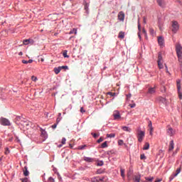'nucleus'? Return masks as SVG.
Returning a JSON list of instances; mask_svg holds the SVG:
<instances>
[{
	"label": "nucleus",
	"mask_w": 182,
	"mask_h": 182,
	"mask_svg": "<svg viewBox=\"0 0 182 182\" xmlns=\"http://www.w3.org/2000/svg\"><path fill=\"white\" fill-rule=\"evenodd\" d=\"M158 63H161L163 62V56H161V53H159L158 54V60H157Z\"/></svg>",
	"instance_id": "nucleus-21"
},
{
	"label": "nucleus",
	"mask_w": 182,
	"mask_h": 182,
	"mask_svg": "<svg viewBox=\"0 0 182 182\" xmlns=\"http://www.w3.org/2000/svg\"><path fill=\"white\" fill-rule=\"evenodd\" d=\"M31 80H33V82H36V80H38V78L35 76H32L31 77Z\"/></svg>",
	"instance_id": "nucleus-41"
},
{
	"label": "nucleus",
	"mask_w": 182,
	"mask_h": 182,
	"mask_svg": "<svg viewBox=\"0 0 182 182\" xmlns=\"http://www.w3.org/2000/svg\"><path fill=\"white\" fill-rule=\"evenodd\" d=\"M158 43L160 46H163V45H164V38H163V37H159Z\"/></svg>",
	"instance_id": "nucleus-11"
},
{
	"label": "nucleus",
	"mask_w": 182,
	"mask_h": 182,
	"mask_svg": "<svg viewBox=\"0 0 182 182\" xmlns=\"http://www.w3.org/2000/svg\"><path fill=\"white\" fill-rule=\"evenodd\" d=\"M60 68L61 70L62 69H68V66L67 65H63V66H60Z\"/></svg>",
	"instance_id": "nucleus-53"
},
{
	"label": "nucleus",
	"mask_w": 182,
	"mask_h": 182,
	"mask_svg": "<svg viewBox=\"0 0 182 182\" xmlns=\"http://www.w3.org/2000/svg\"><path fill=\"white\" fill-rule=\"evenodd\" d=\"M149 32L151 35L154 34V29H153L152 28H149Z\"/></svg>",
	"instance_id": "nucleus-44"
},
{
	"label": "nucleus",
	"mask_w": 182,
	"mask_h": 182,
	"mask_svg": "<svg viewBox=\"0 0 182 182\" xmlns=\"http://www.w3.org/2000/svg\"><path fill=\"white\" fill-rule=\"evenodd\" d=\"M145 179L146 180V181H153V180H154V177H146Z\"/></svg>",
	"instance_id": "nucleus-27"
},
{
	"label": "nucleus",
	"mask_w": 182,
	"mask_h": 182,
	"mask_svg": "<svg viewBox=\"0 0 182 182\" xmlns=\"http://www.w3.org/2000/svg\"><path fill=\"white\" fill-rule=\"evenodd\" d=\"M171 31L173 33H177L178 32V29H180V25L178 24V22L173 21L171 22Z\"/></svg>",
	"instance_id": "nucleus-2"
},
{
	"label": "nucleus",
	"mask_w": 182,
	"mask_h": 182,
	"mask_svg": "<svg viewBox=\"0 0 182 182\" xmlns=\"http://www.w3.org/2000/svg\"><path fill=\"white\" fill-rule=\"evenodd\" d=\"M142 32H143V33H144L145 38H147V32L146 31V29L143 28V29H142Z\"/></svg>",
	"instance_id": "nucleus-42"
},
{
	"label": "nucleus",
	"mask_w": 182,
	"mask_h": 182,
	"mask_svg": "<svg viewBox=\"0 0 182 182\" xmlns=\"http://www.w3.org/2000/svg\"><path fill=\"white\" fill-rule=\"evenodd\" d=\"M24 168L26 171H24L23 174L26 177H28V176H29V171H28V167L25 166Z\"/></svg>",
	"instance_id": "nucleus-22"
},
{
	"label": "nucleus",
	"mask_w": 182,
	"mask_h": 182,
	"mask_svg": "<svg viewBox=\"0 0 182 182\" xmlns=\"http://www.w3.org/2000/svg\"><path fill=\"white\" fill-rule=\"evenodd\" d=\"M112 116L114 117V120H120V119H122L120 112L117 110L114 111Z\"/></svg>",
	"instance_id": "nucleus-6"
},
{
	"label": "nucleus",
	"mask_w": 182,
	"mask_h": 182,
	"mask_svg": "<svg viewBox=\"0 0 182 182\" xmlns=\"http://www.w3.org/2000/svg\"><path fill=\"white\" fill-rule=\"evenodd\" d=\"M107 137L109 138V139L114 138V137H116V134H107Z\"/></svg>",
	"instance_id": "nucleus-24"
},
{
	"label": "nucleus",
	"mask_w": 182,
	"mask_h": 182,
	"mask_svg": "<svg viewBox=\"0 0 182 182\" xmlns=\"http://www.w3.org/2000/svg\"><path fill=\"white\" fill-rule=\"evenodd\" d=\"M121 176H122L123 178H124V169L121 168Z\"/></svg>",
	"instance_id": "nucleus-35"
},
{
	"label": "nucleus",
	"mask_w": 182,
	"mask_h": 182,
	"mask_svg": "<svg viewBox=\"0 0 182 182\" xmlns=\"http://www.w3.org/2000/svg\"><path fill=\"white\" fill-rule=\"evenodd\" d=\"M48 181L49 182H55V179H53V178H52V177H50V178H48Z\"/></svg>",
	"instance_id": "nucleus-49"
},
{
	"label": "nucleus",
	"mask_w": 182,
	"mask_h": 182,
	"mask_svg": "<svg viewBox=\"0 0 182 182\" xmlns=\"http://www.w3.org/2000/svg\"><path fill=\"white\" fill-rule=\"evenodd\" d=\"M127 99H130L132 97V94H129L127 95Z\"/></svg>",
	"instance_id": "nucleus-60"
},
{
	"label": "nucleus",
	"mask_w": 182,
	"mask_h": 182,
	"mask_svg": "<svg viewBox=\"0 0 182 182\" xmlns=\"http://www.w3.org/2000/svg\"><path fill=\"white\" fill-rule=\"evenodd\" d=\"M148 127H153V124L151 123V121L149 122Z\"/></svg>",
	"instance_id": "nucleus-51"
},
{
	"label": "nucleus",
	"mask_w": 182,
	"mask_h": 182,
	"mask_svg": "<svg viewBox=\"0 0 182 182\" xmlns=\"http://www.w3.org/2000/svg\"><path fill=\"white\" fill-rule=\"evenodd\" d=\"M158 66H159V69H163V68H164L163 62L158 63Z\"/></svg>",
	"instance_id": "nucleus-36"
},
{
	"label": "nucleus",
	"mask_w": 182,
	"mask_h": 182,
	"mask_svg": "<svg viewBox=\"0 0 182 182\" xmlns=\"http://www.w3.org/2000/svg\"><path fill=\"white\" fill-rule=\"evenodd\" d=\"M58 126V124H54L53 125H52V129H56Z\"/></svg>",
	"instance_id": "nucleus-57"
},
{
	"label": "nucleus",
	"mask_w": 182,
	"mask_h": 182,
	"mask_svg": "<svg viewBox=\"0 0 182 182\" xmlns=\"http://www.w3.org/2000/svg\"><path fill=\"white\" fill-rule=\"evenodd\" d=\"M61 143H62V144H66V139L65 138H63Z\"/></svg>",
	"instance_id": "nucleus-48"
},
{
	"label": "nucleus",
	"mask_w": 182,
	"mask_h": 182,
	"mask_svg": "<svg viewBox=\"0 0 182 182\" xmlns=\"http://www.w3.org/2000/svg\"><path fill=\"white\" fill-rule=\"evenodd\" d=\"M174 177H176V176H174V173H173V174H172V175L170 176V178H169V181H172V180L174 179Z\"/></svg>",
	"instance_id": "nucleus-45"
},
{
	"label": "nucleus",
	"mask_w": 182,
	"mask_h": 182,
	"mask_svg": "<svg viewBox=\"0 0 182 182\" xmlns=\"http://www.w3.org/2000/svg\"><path fill=\"white\" fill-rule=\"evenodd\" d=\"M87 145L84 144V145H81L78 146V150H85V147H86Z\"/></svg>",
	"instance_id": "nucleus-29"
},
{
	"label": "nucleus",
	"mask_w": 182,
	"mask_h": 182,
	"mask_svg": "<svg viewBox=\"0 0 182 182\" xmlns=\"http://www.w3.org/2000/svg\"><path fill=\"white\" fill-rule=\"evenodd\" d=\"M28 63H32V62H33V60H28Z\"/></svg>",
	"instance_id": "nucleus-61"
},
{
	"label": "nucleus",
	"mask_w": 182,
	"mask_h": 182,
	"mask_svg": "<svg viewBox=\"0 0 182 182\" xmlns=\"http://www.w3.org/2000/svg\"><path fill=\"white\" fill-rule=\"evenodd\" d=\"M0 124L1 126H11V122L6 118L1 117L0 119Z\"/></svg>",
	"instance_id": "nucleus-4"
},
{
	"label": "nucleus",
	"mask_w": 182,
	"mask_h": 182,
	"mask_svg": "<svg viewBox=\"0 0 182 182\" xmlns=\"http://www.w3.org/2000/svg\"><path fill=\"white\" fill-rule=\"evenodd\" d=\"M161 181H163L162 178H160V179L157 178L154 182H161Z\"/></svg>",
	"instance_id": "nucleus-55"
},
{
	"label": "nucleus",
	"mask_w": 182,
	"mask_h": 182,
	"mask_svg": "<svg viewBox=\"0 0 182 182\" xmlns=\"http://www.w3.org/2000/svg\"><path fill=\"white\" fill-rule=\"evenodd\" d=\"M122 129L124 130V132H127L128 133L132 132V129L129 128L128 127H122Z\"/></svg>",
	"instance_id": "nucleus-17"
},
{
	"label": "nucleus",
	"mask_w": 182,
	"mask_h": 182,
	"mask_svg": "<svg viewBox=\"0 0 182 182\" xmlns=\"http://www.w3.org/2000/svg\"><path fill=\"white\" fill-rule=\"evenodd\" d=\"M85 9L86 10V12H89V4L86 3L85 4Z\"/></svg>",
	"instance_id": "nucleus-30"
},
{
	"label": "nucleus",
	"mask_w": 182,
	"mask_h": 182,
	"mask_svg": "<svg viewBox=\"0 0 182 182\" xmlns=\"http://www.w3.org/2000/svg\"><path fill=\"white\" fill-rule=\"evenodd\" d=\"M174 149V141H171L169 144V151H171Z\"/></svg>",
	"instance_id": "nucleus-15"
},
{
	"label": "nucleus",
	"mask_w": 182,
	"mask_h": 182,
	"mask_svg": "<svg viewBox=\"0 0 182 182\" xmlns=\"http://www.w3.org/2000/svg\"><path fill=\"white\" fill-rule=\"evenodd\" d=\"M129 107H131L132 109H133L134 107H136V104H130Z\"/></svg>",
	"instance_id": "nucleus-52"
},
{
	"label": "nucleus",
	"mask_w": 182,
	"mask_h": 182,
	"mask_svg": "<svg viewBox=\"0 0 182 182\" xmlns=\"http://www.w3.org/2000/svg\"><path fill=\"white\" fill-rule=\"evenodd\" d=\"M30 42H31L30 39H26V40H24L23 43V45H29Z\"/></svg>",
	"instance_id": "nucleus-28"
},
{
	"label": "nucleus",
	"mask_w": 182,
	"mask_h": 182,
	"mask_svg": "<svg viewBox=\"0 0 182 182\" xmlns=\"http://www.w3.org/2000/svg\"><path fill=\"white\" fill-rule=\"evenodd\" d=\"M148 93L149 95H154V93H156V87H150V88H149Z\"/></svg>",
	"instance_id": "nucleus-13"
},
{
	"label": "nucleus",
	"mask_w": 182,
	"mask_h": 182,
	"mask_svg": "<svg viewBox=\"0 0 182 182\" xmlns=\"http://www.w3.org/2000/svg\"><path fill=\"white\" fill-rule=\"evenodd\" d=\"M91 134L93 135V137H95V139L99 137V134H93V133H92Z\"/></svg>",
	"instance_id": "nucleus-50"
},
{
	"label": "nucleus",
	"mask_w": 182,
	"mask_h": 182,
	"mask_svg": "<svg viewBox=\"0 0 182 182\" xmlns=\"http://www.w3.org/2000/svg\"><path fill=\"white\" fill-rule=\"evenodd\" d=\"M18 55H19V56H22V55H23V53L22 52H20V53H18Z\"/></svg>",
	"instance_id": "nucleus-64"
},
{
	"label": "nucleus",
	"mask_w": 182,
	"mask_h": 182,
	"mask_svg": "<svg viewBox=\"0 0 182 182\" xmlns=\"http://www.w3.org/2000/svg\"><path fill=\"white\" fill-rule=\"evenodd\" d=\"M22 63H24L25 65H27V63H28V60H23Z\"/></svg>",
	"instance_id": "nucleus-56"
},
{
	"label": "nucleus",
	"mask_w": 182,
	"mask_h": 182,
	"mask_svg": "<svg viewBox=\"0 0 182 182\" xmlns=\"http://www.w3.org/2000/svg\"><path fill=\"white\" fill-rule=\"evenodd\" d=\"M144 23H147L146 17H143Z\"/></svg>",
	"instance_id": "nucleus-58"
},
{
	"label": "nucleus",
	"mask_w": 182,
	"mask_h": 182,
	"mask_svg": "<svg viewBox=\"0 0 182 182\" xmlns=\"http://www.w3.org/2000/svg\"><path fill=\"white\" fill-rule=\"evenodd\" d=\"M140 178H141V176H140V175L134 176L132 180L134 182H140Z\"/></svg>",
	"instance_id": "nucleus-12"
},
{
	"label": "nucleus",
	"mask_w": 182,
	"mask_h": 182,
	"mask_svg": "<svg viewBox=\"0 0 182 182\" xmlns=\"http://www.w3.org/2000/svg\"><path fill=\"white\" fill-rule=\"evenodd\" d=\"M103 164H104L103 161H99L97 164V166H103Z\"/></svg>",
	"instance_id": "nucleus-37"
},
{
	"label": "nucleus",
	"mask_w": 182,
	"mask_h": 182,
	"mask_svg": "<svg viewBox=\"0 0 182 182\" xmlns=\"http://www.w3.org/2000/svg\"><path fill=\"white\" fill-rule=\"evenodd\" d=\"M149 134L151 135V136H153V132H154V129L153 128V127H149Z\"/></svg>",
	"instance_id": "nucleus-33"
},
{
	"label": "nucleus",
	"mask_w": 182,
	"mask_h": 182,
	"mask_svg": "<svg viewBox=\"0 0 182 182\" xmlns=\"http://www.w3.org/2000/svg\"><path fill=\"white\" fill-rule=\"evenodd\" d=\"M118 144L119 146H123L124 144L123 140L122 139L118 140Z\"/></svg>",
	"instance_id": "nucleus-38"
},
{
	"label": "nucleus",
	"mask_w": 182,
	"mask_h": 182,
	"mask_svg": "<svg viewBox=\"0 0 182 182\" xmlns=\"http://www.w3.org/2000/svg\"><path fill=\"white\" fill-rule=\"evenodd\" d=\"M149 149H150V144L146 142V143H145V144L143 147V150H149Z\"/></svg>",
	"instance_id": "nucleus-20"
},
{
	"label": "nucleus",
	"mask_w": 182,
	"mask_h": 182,
	"mask_svg": "<svg viewBox=\"0 0 182 182\" xmlns=\"http://www.w3.org/2000/svg\"><path fill=\"white\" fill-rule=\"evenodd\" d=\"M97 180H99V177H95V178H91L92 182H98Z\"/></svg>",
	"instance_id": "nucleus-32"
},
{
	"label": "nucleus",
	"mask_w": 182,
	"mask_h": 182,
	"mask_svg": "<svg viewBox=\"0 0 182 182\" xmlns=\"http://www.w3.org/2000/svg\"><path fill=\"white\" fill-rule=\"evenodd\" d=\"M156 2L159 6H161V8H164V6H166V2L164 0H156Z\"/></svg>",
	"instance_id": "nucleus-9"
},
{
	"label": "nucleus",
	"mask_w": 182,
	"mask_h": 182,
	"mask_svg": "<svg viewBox=\"0 0 182 182\" xmlns=\"http://www.w3.org/2000/svg\"><path fill=\"white\" fill-rule=\"evenodd\" d=\"M180 173H181V168H178L176 171V173H173V177H177Z\"/></svg>",
	"instance_id": "nucleus-16"
},
{
	"label": "nucleus",
	"mask_w": 182,
	"mask_h": 182,
	"mask_svg": "<svg viewBox=\"0 0 182 182\" xmlns=\"http://www.w3.org/2000/svg\"><path fill=\"white\" fill-rule=\"evenodd\" d=\"M176 83H177V89H178V97L181 100H182L181 84L180 83V80H177Z\"/></svg>",
	"instance_id": "nucleus-5"
},
{
	"label": "nucleus",
	"mask_w": 182,
	"mask_h": 182,
	"mask_svg": "<svg viewBox=\"0 0 182 182\" xmlns=\"http://www.w3.org/2000/svg\"><path fill=\"white\" fill-rule=\"evenodd\" d=\"M22 182H29V179H28V178H24L23 179H21Z\"/></svg>",
	"instance_id": "nucleus-43"
},
{
	"label": "nucleus",
	"mask_w": 182,
	"mask_h": 182,
	"mask_svg": "<svg viewBox=\"0 0 182 182\" xmlns=\"http://www.w3.org/2000/svg\"><path fill=\"white\" fill-rule=\"evenodd\" d=\"M101 147L102 149H106V147H107V141H105L104 143H102Z\"/></svg>",
	"instance_id": "nucleus-25"
},
{
	"label": "nucleus",
	"mask_w": 182,
	"mask_h": 182,
	"mask_svg": "<svg viewBox=\"0 0 182 182\" xmlns=\"http://www.w3.org/2000/svg\"><path fill=\"white\" fill-rule=\"evenodd\" d=\"M41 132L42 137H44V139H46V137H48V134H46V131H45V129L41 128Z\"/></svg>",
	"instance_id": "nucleus-14"
},
{
	"label": "nucleus",
	"mask_w": 182,
	"mask_h": 182,
	"mask_svg": "<svg viewBox=\"0 0 182 182\" xmlns=\"http://www.w3.org/2000/svg\"><path fill=\"white\" fill-rule=\"evenodd\" d=\"M118 38H119V39H124V32L120 31Z\"/></svg>",
	"instance_id": "nucleus-19"
},
{
	"label": "nucleus",
	"mask_w": 182,
	"mask_h": 182,
	"mask_svg": "<svg viewBox=\"0 0 182 182\" xmlns=\"http://www.w3.org/2000/svg\"><path fill=\"white\" fill-rule=\"evenodd\" d=\"M138 36H139V39H141V36H140V33H138Z\"/></svg>",
	"instance_id": "nucleus-63"
},
{
	"label": "nucleus",
	"mask_w": 182,
	"mask_h": 182,
	"mask_svg": "<svg viewBox=\"0 0 182 182\" xmlns=\"http://www.w3.org/2000/svg\"><path fill=\"white\" fill-rule=\"evenodd\" d=\"M178 2L181 5H182V0H178Z\"/></svg>",
	"instance_id": "nucleus-62"
},
{
	"label": "nucleus",
	"mask_w": 182,
	"mask_h": 182,
	"mask_svg": "<svg viewBox=\"0 0 182 182\" xmlns=\"http://www.w3.org/2000/svg\"><path fill=\"white\" fill-rule=\"evenodd\" d=\"M138 29L140 32L141 31V26H140V20H138Z\"/></svg>",
	"instance_id": "nucleus-39"
},
{
	"label": "nucleus",
	"mask_w": 182,
	"mask_h": 182,
	"mask_svg": "<svg viewBox=\"0 0 182 182\" xmlns=\"http://www.w3.org/2000/svg\"><path fill=\"white\" fill-rule=\"evenodd\" d=\"M60 70H62L60 69V67L54 68V72H55V75H59V73H60Z\"/></svg>",
	"instance_id": "nucleus-18"
},
{
	"label": "nucleus",
	"mask_w": 182,
	"mask_h": 182,
	"mask_svg": "<svg viewBox=\"0 0 182 182\" xmlns=\"http://www.w3.org/2000/svg\"><path fill=\"white\" fill-rule=\"evenodd\" d=\"M63 56H64L65 58H69V55H68V51L65 50L63 53Z\"/></svg>",
	"instance_id": "nucleus-34"
},
{
	"label": "nucleus",
	"mask_w": 182,
	"mask_h": 182,
	"mask_svg": "<svg viewBox=\"0 0 182 182\" xmlns=\"http://www.w3.org/2000/svg\"><path fill=\"white\" fill-rule=\"evenodd\" d=\"M176 55L178 57V60L180 62L181 65H182V46L181 44L180 43H176Z\"/></svg>",
	"instance_id": "nucleus-1"
},
{
	"label": "nucleus",
	"mask_w": 182,
	"mask_h": 182,
	"mask_svg": "<svg viewBox=\"0 0 182 182\" xmlns=\"http://www.w3.org/2000/svg\"><path fill=\"white\" fill-rule=\"evenodd\" d=\"M107 95H108L109 96H112V97L116 96V93L112 92H107Z\"/></svg>",
	"instance_id": "nucleus-31"
},
{
	"label": "nucleus",
	"mask_w": 182,
	"mask_h": 182,
	"mask_svg": "<svg viewBox=\"0 0 182 182\" xmlns=\"http://www.w3.org/2000/svg\"><path fill=\"white\" fill-rule=\"evenodd\" d=\"M84 161H86L87 163H93L95 161V159L91 157H84Z\"/></svg>",
	"instance_id": "nucleus-10"
},
{
	"label": "nucleus",
	"mask_w": 182,
	"mask_h": 182,
	"mask_svg": "<svg viewBox=\"0 0 182 182\" xmlns=\"http://www.w3.org/2000/svg\"><path fill=\"white\" fill-rule=\"evenodd\" d=\"M103 180H105V178L98 177L97 181L98 182H103Z\"/></svg>",
	"instance_id": "nucleus-46"
},
{
	"label": "nucleus",
	"mask_w": 182,
	"mask_h": 182,
	"mask_svg": "<svg viewBox=\"0 0 182 182\" xmlns=\"http://www.w3.org/2000/svg\"><path fill=\"white\" fill-rule=\"evenodd\" d=\"M145 134L146 133L144 131L138 130V133L136 136H137L138 141H139V143H141V141H143Z\"/></svg>",
	"instance_id": "nucleus-3"
},
{
	"label": "nucleus",
	"mask_w": 182,
	"mask_h": 182,
	"mask_svg": "<svg viewBox=\"0 0 182 182\" xmlns=\"http://www.w3.org/2000/svg\"><path fill=\"white\" fill-rule=\"evenodd\" d=\"M166 132L168 136H173V134H175L176 133V131H174V129H173V128H171V127H168Z\"/></svg>",
	"instance_id": "nucleus-7"
},
{
	"label": "nucleus",
	"mask_w": 182,
	"mask_h": 182,
	"mask_svg": "<svg viewBox=\"0 0 182 182\" xmlns=\"http://www.w3.org/2000/svg\"><path fill=\"white\" fill-rule=\"evenodd\" d=\"M118 19H119V21H121L122 22H123L124 21V13L123 11H120L118 14Z\"/></svg>",
	"instance_id": "nucleus-8"
},
{
	"label": "nucleus",
	"mask_w": 182,
	"mask_h": 182,
	"mask_svg": "<svg viewBox=\"0 0 182 182\" xmlns=\"http://www.w3.org/2000/svg\"><path fill=\"white\" fill-rule=\"evenodd\" d=\"M159 102H161V103H166V98H164L163 97H159Z\"/></svg>",
	"instance_id": "nucleus-23"
},
{
	"label": "nucleus",
	"mask_w": 182,
	"mask_h": 182,
	"mask_svg": "<svg viewBox=\"0 0 182 182\" xmlns=\"http://www.w3.org/2000/svg\"><path fill=\"white\" fill-rule=\"evenodd\" d=\"M140 159H141V160H145V159H146V155H144V154H141Z\"/></svg>",
	"instance_id": "nucleus-40"
},
{
	"label": "nucleus",
	"mask_w": 182,
	"mask_h": 182,
	"mask_svg": "<svg viewBox=\"0 0 182 182\" xmlns=\"http://www.w3.org/2000/svg\"><path fill=\"white\" fill-rule=\"evenodd\" d=\"M103 137H100L97 141V143H102V141H103Z\"/></svg>",
	"instance_id": "nucleus-47"
},
{
	"label": "nucleus",
	"mask_w": 182,
	"mask_h": 182,
	"mask_svg": "<svg viewBox=\"0 0 182 182\" xmlns=\"http://www.w3.org/2000/svg\"><path fill=\"white\" fill-rule=\"evenodd\" d=\"M80 111L81 113H85V112H86L83 109V107H81Z\"/></svg>",
	"instance_id": "nucleus-59"
},
{
	"label": "nucleus",
	"mask_w": 182,
	"mask_h": 182,
	"mask_svg": "<svg viewBox=\"0 0 182 182\" xmlns=\"http://www.w3.org/2000/svg\"><path fill=\"white\" fill-rule=\"evenodd\" d=\"M5 154H9V149L8 148L6 149Z\"/></svg>",
	"instance_id": "nucleus-54"
},
{
	"label": "nucleus",
	"mask_w": 182,
	"mask_h": 182,
	"mask_svg": "<svg viewBox=\"0 0 182 182\" xmlns=\"http://www.w3.org/2000/svg\"><path fill=\"white\" fill-rule=\"evenodd\" d=\"M72 33H75V35H76V33H77V30H76L75 28H73L70 31V35H72Z\"/></svg>",
	"instance_id": "nucleus-26"
}]
</instances>
